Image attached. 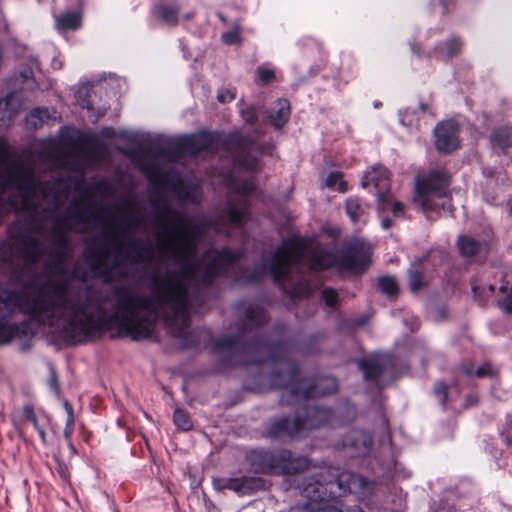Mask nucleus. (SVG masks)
Instances as JSON below:
<instances>
[{"instance_id": "34", "label": "nucleus", "mask_w": 512, "mask_h": 512, "mask_svg": "<svg viewBox=\"0 0 512 512\" xmlns=\"http://www.w3.org/2000/svg\"><path fill=\"white\" fill-rule=\"evenodd\" d=\"M389 171L387 169H382L377 172L375 167H372V173L366 172L361 179V187L367 188L370 184H373L374 187L378 190H386L387 187L390 186L389 179Z\"/></svg>"}, {"instance_id": "41", "label": "nucleus", "mask_w": 512, "mask_h": 512, "mask_svg": "<svg viewBox=\"0 0 512 512\" xmlns=\"http://www.w3.org/2000/svg\"><path fill=\"white\" fill-rule=\"evenodd\" d=\"M278 106L275 115H271V123L275 129L284 127L291 115V106L287 99H279Z\"/></svg>"}, {"instance_id": "30", "label": "nucleus", "mask_w": 512, "mask_h": 512, "mask_svg": "<svg viewBox=\"0 0 512 512\" xmlns=\"http://www.w3.org/2000/svg\"><path fill=\"white\" fill-rule=\"evenodd\" d=\"M489 141L493 149H499L506 154L512 148V126L502 125L495 128L489 136Z\"/></svg>"}, {"instance_id": "50", "label": "nucleus", "mask_w": 512, "mask_h": 512, "mask_svg": "<svg viewBox=\"0 0 512 512\" xmlns=\"http://www.w3.org/2000/svg\"><path fill=\"white\" fill-rule=\"evenodd\" d=\"M229 222L237 227L244 224V212L234 204L229 205L227 210Z\"/></svg>"}, {"instance_id": "4", "label": "nucleus", "mask_w": 512, "mask_h": 512, "mask_svg": "<svg viewBox=\"0 0 512 512\" xmlns=\"http://www.w3.org/2000/svg\"><path fill=\"white\" fill-rule=\"evenodd\" d=\"M121 139L133 144V147H117V150L128 158H135L140 154H153L170 162H176L185 156H196L201 152L217 149L220 141V133L217 130L211 131L201 129L196 133L185 134L179 137L152 138L149 135L144 137L137 133L121 132Z\"/></svg>"}, {"instance_id": "12", "label": "nucleus", "mask_w": 512, "mask_h": 512, "mask_svg": "<svg viewBox=\"0 0 512 512\" xmlns=\"http://www.w3.org/2000/svg\"><path fill=\"white\" fill-rule=\"evenodd\" d=\"M220 133V141L217 144V149L209 151L216 153L220 150L235 153V164L249 173H257L261 170V160L252 152V147L255 144L253 138L250 136H243L237 131H232L224 137Z\"/></svg>"}, {"instance_id": "5", "label": "nucleus", "mask_w": 512, "mask_h": 512, "mask_svg": "<svg viewBox=\"0 0 512 512\" xmlns=\"http://www.w3.org/2000/svg\"><path fill=\"white\" fill-rule=\"evenodd\" d=\"M249 471L257 475L293 476L305 472L310 460L285 448H254L245 454Z\"/></svg>"}, {"instance_id": "9", "label": "nucleus", "mask_w": 512, "mask_h": 512, "mask_svg": "<svg viewBox=\"0 0 512 512\" xmlns=\"http://www.w3.org/2000/svg\"><path fill=\"white\" fill-rule=\"evenodd\" d=\"M452 176L446 170L433 169L424 177L417 178L413 195V204L425 213L437 212L444 205L436 200L451 197L449 187Z\"/></svg>"}, {"instance_id": "40", "label": "nucleus", "mask_w": 512, "mask_h": 512, "mask_svg": "<svg viewBox=\"0 0 512 512\" xmlns=\"http://www.w3.org/2000/svg\"><path fill=\"white\" fill-rule=\"evenodd\" d=\"M33 322L38 326L43 325L45 323L44 317H40V319H31V317H28L27 319H23L20 323H11V326L16 327L12 329L15 338L33 337L36 334V329L32 327Z\"/></svg>"}, {"instance_id": "10", "label": "nucleus", "mask_w": 512, "mask_h": 512, "mask_svg": "<svg viewBox=\"0 0 512 512\" xmlns=\"http://www.w3.org/2000/svg\"><path fill=\"white\" fill-rule=\"evenodd\" d=\"M294 336L284 337L281 339L268 340L264 335L255 333L250 337L245 355H255L263 350H266L267 357H255L251 360L242 362L243 366L256 365L261 366L266 362L285 363L287 362L290 354H295Z\"/></svg>"}, {"instance_id": "43", "label": "nucleus", "mask_w": 512, "mask_h": 512, "mask_svg": "<svg viewBox=\"0 0 512 512\" xmlns=\"http://www.w3.org/2000/svg\"><path fill=\"white\" fill-rule=\"evenodd\" d=\"M173 422L179 430L184 432L191 431L194 426L190 414L185 409L179 407L173 412Z\"/></svg>"}, {"instance_id": "46", "label": "nucleus", "mask_w": 512, "mask_h": 512, "mask_svg": "<svg viewBox=\"0 0 512 512\" xmlns=\"http://www.w3.org/2000/svg\"><path fill=\"white\" fill-rule=\"evenodd\" d=\"M170 172L174 173L173 170L166 171L163 168H161L160 166H154L152 168V170L149 172L147 177L153 186L160 187L162 185L169 184L168 174Z\"/></svg>"}, {"instance_id": "17", "label": "nucleus", "mask_w": 512, "mask_h": 512, "mask_svg": "<svg viewBox=\"0 0 512 512\" xmlns=\"http://www.w3.org/2000/svg\"><path fill=\"white\" fill-rule=\"evenodd\" d=\"M459 132L460 125L454 119L438 122L433 130L436 151L443 155L457 151L461 147Z\"/></svg>"}, {"instance_id": "22", "label": "nucleus", "mask_w": 512, "mask_h": 512, "mask_svg": "<svg viewBox=\"0 0 512 512\" xmlns=\"http://www.w3.org/2000/svg\"><path fill=\"white\" fill-rule=\"evenodd\" d=\"M285 364L288 366L287 370L274 368L269 372L268 379L271 387L275 389H291L292 385L297 382H302L301 369L297 361L288 359Z\"/></svg>"}, {"instance_id": "64", "label": "nucleus", "mask_w": 512, "mask_h": 512, "mask_svg": "<svg viewBox=\"0 0 512 512\" xmlns=\"http://www.w3.org/2000/svg\"><path fill=\"white\" fill-rule=\"evenodd\" d=\"M182 340V348L183 349H192L199 346V341L193 335V333L189 330L187 333L180 339Z\"/></svg>"}, {"instance_id": "6", "label": "nucleus", "mask_w": 512, "mask_h": 512, "mask_svg": "<svg viewBox=\"0 0 512 512\" xmlns=\"http://www.w3.org/2000/svg\"><path fill=\"white\" fill-rule=\"evenodd\" d=\"M44 254L42 243L24 224L16 221L8 226L7 239L0 241V269L14 270L18 259L34 264Z\"/></svg>"}, {"instance_id": "39", "label": "nucleus", "mask_w": 512, "mask_h": 512, "mask_svg": "<svg viewBox=\"0 0 512 512\" xmlns=\"http://www.w3.org/2000/svg\"><path fill=\"white\" fill-rule=\"evenodd\" d=\"M371 207V204L366 203L365 206H363L361 198L356 197H349L345 201V211L350 218V220L356 224L359 222L360 217L366 213V210Z\"/></svg>"}, {"instance_id": "14", "label": "nucleus", "mask_w": 512, "mask_h": 512, "mask_svg": "<svg viewBox=\"0 0 512 512\" xmlns=\"http://www.w3.org/2000/svg\"><path fill=\"white\" fill-rule=\"evenodd\" d=\"M436 265V257L432 255L431 250L414 257L406 271L407 287L411 294L418 295L430 286L433 275L428 271V267L435 268Z\"/></svg>"}, {"instance_id": "57", "label": "nucleus", "mask_w": 512, "mask_h": 512, "mask_svg": "<svg viewBox=\"0 0 512 512\" xmlns=\"http://www.w3.org/2000/svg\"><path fill=\"white\" fill-rule=\"evenodd\" d=\"M241 117L248 125H255L258 122V109L255 105H250L241 110Z\"/></svg>"}, {"instance_id": "28", "label": "nucleus", "mask_w": 512, "mask_h": 512, "mask_svg": "<svg viewBox=\"0 0 512 512\" xmlns=\"http://www.w3.org/2000/svg\"><path fill=\"white\" fill-rule=\"evenodd\" d=\"M342 445L344 448L353 450L357 455H361L369 451L371 439L361 431L352 430L343 436Z\"/></svg>"}, {"instance_id": "42", "label": "nucleus", "mask_w": 512, "mask_h": 512, "mask_svg": "<svg viewBox=\"0 0 512 512\" xmlns=\"http://www.w3.org/2000/svg\"><path fill=\"white\" fill-rule=\"evenodd\" d=\"M10 318L11 314L6 315L5 311L0 312V346L7 345L15 339L12 329L16 327L11 326V323H9Z\"/></svg>"}, {"instance_id": "51", "label": "nucleus", "mask_w": 512, "mask_h": 512, "mask_svg": "<svg viewBox=\"0 0 512 512\" xmlns=\"http://www.w3.org/2000/svg\"><path fill=\"white\" fill-rule=\"evenodd\" d=\"M13 292L14 290L9 289L0 282V312L5 311L6 315L11 314V309H8V305Z\"/></svg>"}, {"instance_id": "59", "label": "nucleus", "mask_w": 512, "mask_h": 512, "mask_svg": "<svg viewBox=\"0 0 512 512\" xmlns=\"http://www.w3.org/2000/svg\"><path fill=\"white\" fill-rule=\"evenodd\" d=\"M214 259L219 261V264L223 265L224 269H226L235 261V256L231 249L224 248Z\"/></svg>"}, {"instance_id": "26", "label": "nucleus", "mask_w": 512, "mask_h": 512, "mask_svg": "<svg viewBox=\"0 0 512 512\" xmlns=\"http://www.w3.org/2000/svg\"><path fill=\"white\" fill-rule=\"evenodd\" d=\"M308 268L315 273H320L331 268L337 270L336 251L332 252L323 248L313 250L308 258Z\"/></svg>"}, {"instance_id": "20", "label": "nucleus", "mask_w": 512, "mask_h": 512, "mask_svg": "<svg viewBox=\"0 0 512 512\" xmlns=\"http://www.w3.org/2000/svg\"><path fill=\"white\" fill-rule=\"evenodd\" d=\"M61 140L67 145H73L80 140L88 147L91 156L97 159H102L109 153L107 145L96 135L85 134L76 129L62 127Z\"/></svg>"}, {"instance_id": "53", "label": "nucleus", "mask_w": 512, "mask_h": 512, "mask_svg": "<svg viewBox=\"0 0 512 512\" xmlns=\"http://www.w3.org/2000/svg\"><path fill=\"white\" fill-rule=\"evenodd\" d=\"M284 244L296 252H304L308 249L309 246L308 240L300 236L286 240Z\"/></svg>"}, {"instance_id": "31", "label": "nucleus", "mask_w": 512, "mask_h": 512, "mask_svg": "<svg viewBox=\"0 0 512 512\" xmlns=\"http://www.w3.org/2000/svg\"><path fill=\"white\" fill-rule=\"evenodd\" d=\"M82 15L83 9L81 6V2H78V7L72 11H66L61 13L60 15H56V26L59 30L68 31V30H77L82 26Z\"/></svg>"}, {"instance_id": "15", "label": "nucleus", "mask_w": 512, "mask_h": 512, "mask_svg": "<svg viewBox=\"0 0 512 512\" xmlns=\"http://www.w3.org/2000/svg\"><path fill=\"white\" fill-rule=\"evenodd\" d=\"M67 290L68 283L66 281H56L40 289L38 302L48 320L55 319V312L58 310L65 312L71 301Z\"/></svg>"}, {"instance_id": "29", "label": "nucleus", "mask_w": 512, "mask_h": 512, "mask_svg": "<svg viewBox=\"0 0 512 512\" xmlns=\"http://www.w3.org/2000/svg\"><path fill=\"white\" fill-rule=\"evenodd\" d=\"M462 46L460 37L453 36L446 41L439 42L433 51L437 59L448 62L460 54Z\"/></svg>"}, {"instance_id": "48", "label": "nucleus", "mask_w": 512, "mask_h": 512, "mask_svg": "<svg viewBox=\"0 0 512 512\" xmlns=\"http://www.w3.org/2000/svg\"><path fill=\"white\" fill-rule=\"evenodd\" d=\"M321 297L329 308H336L339 305V294L333 287H325L321 292Z\"/></svg>"}, {"instance_id": "61", "label": "nucleus", "mask_w": 512, "mask_h": 512, "mask_svg": "<svg viewBox=\"0 0 512 512\" xmlns=\"http://www.w3.org/2000/svg\"><path fill=\"white\" fill-rule=\"evenodd\" d=\"M257 74L262 85H268L276 78L274 70L261 66L257 68Z\"/></svg>"}, {"instance_id": "27", "label": "nucleus", "mask_w": 512, "mask_h": 512, "mask_svg": "<svg viewBox=\"0 0 512 512\" xmlns=\"http://www.w3.org/2000/svg\"><path fill=\"white\" fill-rule=\"evenodd\" d=\"M324 336L323 333H314L304 338L294 336V353L304 357L319 354L321 352V340Z\"/></svg>"}, {"instance_id": "54", "label": "nucleus", "mask_w": 512, "mask_h": 512, "mask_svg": "<svg viewBox=\"0 0 512 512\" xmlns=\"http://www.w3.org/2000/svg\"><path fill=\"white\" fill-rule=\"evenodd\" d=\"M179 317H183L182 323L175 328H171L169 332V334L175 339H181L187 331H189V312L187 314L180 315Z\"/></svg>"}, {"instance_id": "55", "label": "nucleus", "mask_w": 512, "mask_h": 512, "mask_svg": "<svg viewBox=\"0 0 512 512\" xmlns=\"http://www.w3.org/2000/svg\"><path fill=\"white\" fill-rule=\"evenodd\" d=\"M384 373L394 371L399 364V358L394 354H384L379 357Z\"/></svg>"}, {"instance_id": "35", "label": "nucleus", "mask_w": 512, "mask_h": 512, "mask_svg": "<svg viewBox=\"0 0 512 512\" xmlns=\"http://www.w3.org/2000/svg\"><path fill=\"white\" fill-rule=\"evenodd\" d=\"M152 14L156 20L168 26H176L179 22V9L176 6L159 3L153 6Z\"/></svg>"}, {"instance_id": "44", "label": "nucleus", "mask_w": 512, "mask_h": 512, "mask_svg": "<svg viewBox=\"0 0 512 512\" xmlns=\"http://www.w3.org/2000/svg\"><path fill=\"white\" fill-rule=\"evenodd\" d=\"M92 89V86L84 85L79 87L75 93L77 103L81 106V108L87 109L88 111L94 110L93 102L91 101Z\"/></svg>"}, {"instance_id": "33", "label": "nucleus", "mask_w": 512, "mask_h": 512, "mask_svg": "<svg viewBox=\"0 0 512 512\" xmlns=\"http://www.w3.org/2000/svg\"><path fill=\"white\" fill-rule=\"evenodd\" d=\"M358 368L363 372L364 379L376 383L384 374L379 358H362L357 361Z\"/></svg>"}, {"instance_id": "7", "label": "nucleus", "mask_w": 512, "mask_h": 512, "mask_svg": "<svg viewBox=\"0 0 512 512\" xmlns=\"http://www.w3.org/2000/svg\"><path fill=\"white\" fill-rule=\"evenodd\" d=\"M241 314L237 320V331L231 335H222L214 339L212 343V352L222 354L231 352L235 354H246L245 346L250 341L247 334L254 329H260L268 323L267 311L258 304L247 302L240 303Z\"/></svg>"}, {"instance_id": "25", "label": "nucleus", "mask_w": 512, "mask_h": 512, "mask_svg": "<svg viewBox=\"0 0 512 512\" xmlns=\"http://www.w3.org/2000/svg\"><path fill=\"white\" fill-rule=\"evenodd\" d=\"M332 476L338 498L350 493H358L367 484L362 475L351 471L337 472Z\"/></svg>"}, {"instance_id": "2", "label": "nucleus", "mask_w": 512, "mask_h": 512, "mask_svg": "<svg viewBox=\"0 0 512 512\" xmlns=\"http://www.w3.org/2000/svg\"><path fill=\"white\" fill-rule=\"evenodd\" d=\"M103 233L87 241L82 252L83 264H76L71 277L81 282L101 278L105 283L114 280V272L119 267L140 264L151 259L152 249L143 240L122 242L106 241Z\"/></svg>"}, {"instance_id": "49", "label": "nucleus", "mask_w": 512, "mask_h": 512, "mask_svg": "<svg viewBox=\"0 0 512 512\" xmlns=\"http://www.w3.org/2000/svg\"><path fill=\"white\" fill-rule=\"evenodd\" d=\"M267 273V264L256 266L251 272L244 275L246 283H261Z\"/></svg>"}, {"instance_id": "45", "label": "nucleus", "mask_w": 512, "mask_h": 512, "mask_svg": "<svg viewBox=\"0 0 512 512\" xmlns=\"http://www.w3.org/2000/svg\"><path fill=\"white\" fill-rule=\"evenodd\" d=\"M449 385L442 379L434 383L432 393L438 399L439 404L445 410L447 409L449 397Z\"/></svg>"}, {"instance_id": "32", "label": "nucleus", "mask_w": 512, "mask_h": 512, "mask_svg": "<svg viewBox=\"0 0 512 512\" xmlns=\"http://www.w3.org/2000/svg\"><path fill=\"white\" fill-rule=\"evenodd\" d=\"M9 183L14 186L22 196H32L35 193L36 181L30 173L7 172Z\"/></svg>"}, {"instance_id": "3", "label": "nucleus", "mask_w": 512, "mask_h": 512, "mask_svg": "<svg viewBox=\"0 0 512 512\" xmlns=\"http://www.w3.org/2000/svg\"><path fill=\"white\" fill-rule=\"evenodd\" d=\"M187 220L184 217H179L175 224L167 230V233L175 236V242H165L158 240L161 250L169 252L172 259L179 265L178 269L168 270L161 276H152L149 283H156L160 285L162 279L168 274L174 273L172 281L178 284V291H181L184 297V305L179 312H174L173 308L164 303H156L159 310H169L171 315L166 316L165 321L167 325L171 326L179 318L180 315L187 314L190 308L189 301V288L195 289L199 287L208 288L212 285L215 277L212 276L205 268L196 273L193 263L190 261L191 255L195 253V246L192 241V232L184 224Z\"/></svg>"}, {"instance_id": "60", "label": "nucleus", "mask_w": 512, "mask_h": 512, "mask_svg": "<svg viewBox=\"0 0 512 512\" xmlns=\"http://www.w3.org/2000/svg\"><path fill=\"white\" fill-rule=\"evenodd\" d=\"M497 372L493 370L490 362H484L475 370V376L477 378H494Z\"/></svg>"}, {"instance_id": "37", "label": "nucleus", "mask_w": 512, "mask_h": 512, "mask_svg": "<svg viewBox=\"0 0 512 512\" xmlns=\"http://www.w3.org/2000/svg\"><path fill=\"white\" fill-rule=\"evenodd\" d=\"M267 264V272H270L271 277L275 283H282L289 274V267L282 259L279 258L278 253L274 254L269 259H264Z\"/></svg>"}, {"instance_id": "19", "label": "nucleus", "mask_w": 512, "mask_h": 512, "mask_svg": "<svg viewBox=\"0 0 512 512\" xmlns=\"http://www.w3.org/2000/svg\"><path fill=\"white\" fill-rule=\"evenodd\" d=\"M299 420L300 432L305 430H315L328 424L332 418V409L318 405L305 403L295 413Z\"/></svg>"}, {"instance_id": "16", "label": "nucleus", "mask_w": 512, "mask_h": 512, "mask_svg": "<svg viewBox=\"0 0 512 512\" xmlns=\"http://www.w3.org/2000/svg\"><path fill=\"white\" fill-rule=\"evenodd\" d=\"M306 503L324 505L327 502H336L338 499L333 482L332 473H319L311 477L303 487Z\"/></svg>"}, {"instance_id": "24", "label": "nucleus", "mask_w": 512, "mask_h": 512, "mask_svg": "<svg viewBox=\"0 0 512 512\" xmlns=\"http://www.w3.org/2000/svg\"><path fill=\"white\" fill-rule=\"evenodd\" d=\"M302 382H297L296 385H292L289 390L288 404H295L300 400L308 401L316 397H323L327 395L335 394L338 391V384L333 381L327 388H322L320 383H311L306 388L301 387Z\"/></svg>"}, {"instance_id": "1", "label": "nucleus", "mask_w": 512, "mask_h": 512, "mask_svg": "<svg viewBox=\"0 0 512 512\" xmlns=\"http://www.w3.org/2000/svg\"><path fill=\"white\" fill-rule=\"evenodd\" d=\"M173 274L164 277L160 285L149 283L150 296L135 292L125 284L113 287V313L107 316L105 308L104 312H95L96 321L92 317V320L80 329V344L113 329L117 330L119 337H129L133 341L150 338L159 315L156 303L168 304L174 312H179L184 305V297L177 289L178 284L172 281Z\"/></svg>"}, {"instance_id": "56", "label": "nucleus", "mask_w": 512, "mask_h": 512, "mask_svg": "<svg viewBox=\"0 0 512 512\" xmlns=\"http://www.w3.org/2000/svg\"><path fill=\"white\" fill-rule=\"evenodd\" d=\"M222 42L226 45H240L242 43V37L239 32V27L233 30L224 32L221 36Z\"/></svg>"}, {"instance_id": "38", "label": "nucleus", "mask_w": 512, "mask_h": 512, "mask_svg": "<svg viewBox=\"0 0 512 512\" xmlns=\"http://www.w3.org/2000/svg\"><path fill=\"white\" fill-rule=\"evenodd\" d=\"M459 254L465 258H473L481 251V243L469 235H460L457 239Z\"/></svg>"}, {"instance_id": "52", "label": "nucleus", "mask_w": 512, "mask_h": 512, "mask_svg": "<svg viewBox=\"0 0 512 512\" xmlns=\"http://www.w3.org/2000/svg\"><path fill=\"white\" fill-rule=\"evenodd\" d=\"M48 369H49V376H48L47 384L56 396H60L61 395V387H60V383H59V379H58L57 370L52 363H49Z\"/></svg>"}, {"instance_id": "23", "label": "nucleus", "mask_w": 512, "mask_h": 512, "mask_svg": "<svg viewBox=\"0 0 512 512\" xmlns=\"http://www.w3.org/2000/svg\"><path fill=\"white\" fill-rule=\"evenodd\" d=\"M39 295L31 298L25 291L14 290L8 305L11 309V317L18 310L21 314L31 317V319H40L45 316L39 304Z\"/></svg>"}, {"instance_id": "18", "label": "nucleus", "mask_w": 512, "mask_h": 512, "mask_svg": "<svg viewBox=\"0 0 512 512\" xmlns=\"http://www.w3.org/2000/svg\"><path fill=\"white\" fill-rule=\"evenodd\" d=\"M71 250V241L60 226L55 225L52 229V236L47 254L50 258V266L59 273H65V263Z\"/></svg>"}, {"instance_id": "11", "label": "nucleus", "mask_w": 512, "mask_h": 512, "mask_svg": "<svg viewBox=\"0 0 512 512\" xmlns=\"http://www.w3.org/2000/svg\"><path fill=\"white\" fill-rule=\"evenodd\" d=\"M337 272L340 275L360 277L364 275L372 265V251L360 238H353L343 242L336 250Z\"/></svg>"}, {"instance_id": "21", "label": "nucleus", "mask_w": 512, "mask_h": 512, "mask_svg": "<svg viewBox=\"0 0 512 512\" xmlns=\"http://www.w3.org/2000/svg\"><path fill=\"white\" fill-rule=\"evenodd\" d=\"M300 433L299 420L296 416H281L273 418L265 426L264 436L272 440H285Z\"/></svg>"}, {"instance_id": "13", "label": "nucleus", "mask_w": 512, "mask_h": 512, "mask_svg": "<svg viewBox=\"0 0 512 512\" xmlns=\"http://www.w3.org/2000/svg\"><path fill=\"white\" fill-rule=\"evenodd\" d=\"M215 490L221 492L225 489L235 492L239 496L252 495L260 491H268L272 487L271 480L260 476L240 477H214L212 480Z\"/></svg>"}, {"instance_id": "62", "label": "nucleus", "mask_w": 512, "mask_h": 512, "mask_svg": "<svg viewBox=\"0 0 512 512\" xmlns=\"http://www.w3.org/2000/svg\"><path fill=\"white\" fill-rule=\"evenodd\" d=\"M31 119H38V122L33 121L32 124L36 128L39 125H42L46 119L49 118L48 110L46 108H36L30 113Z\"/></svg>"}, {"instance_id": "58", "label": "nucleus", "mask_w": 512, "mask_h": 512, "mask_svg": "<svg viewBox=\"0 0 512 512\" xmlns=\"http://www.w3.org/2000/svg\"><path fill=\"white\" fill-rule=\"evenodd\" d=\"M12 153L13 150L8 141L4 137H0V167L8 163Z\"/></svg>"}, {"instance_id": "47", "label": "nucleus", "mask_w": 512, "mask_h": 512, "mask_svg": "<svg viewBox=\"0 0 512 512\" xmlns=\"http://www.w3.org/2000/svg\"><path fill=\"white\" fill-rule=\"evenodd\" d=\"M377 196V212L382 214L389 208L390 201L392 199L391 187L386 186V190H378Z\"/></svg>"}, {"instance_id": "8", "label": "nucleus", "mask_w": 512, "mask_h": 512, "mask_svg": "<svg viewBox=\"0 0 512 512\" xmlns=\"http://www.w3.org/2000/svg\"><path fill=\"white\" fill-rule=\"evenodd\" d=\"M103 302L104 300L101 298L99 290L89 286L82 302L73 301L71 299L65 312H61L57 316V319L65 320V324L60 330V338L67 346L80 345V329L83 328L88 321L92 320V313L87 311L88 308L94 307L95 312H104Z\"/></svg>"}, {"instance_id": "63", "label": "nucleus", "mask_w": 512, "mask_h": 512, "mask_svg": "<svg viewBox=\"0 0 512 512\" xmlns=\"http://www.w3.org/2000/svg\"><path fill=\"white\" fill-rule=\"evenodd\" d=\"M497 306L506 314L512 315V288L507 296L497 300Z\"/></svg>"}, {"instance_id": "36", "label": "nucleus", "mask_w": 512, "mask_h": 512, "mask_svg": "<svg viewBox=\"0 0 512 512\" xmlns=\"http://www.w3.org/2000/svg\"><path fill=\"white\" fill-rule=\"evenodd\" d=\"M376 289L389 300L396 301L400 295V286L393 275H382L377 278Z\"/></svg>"}]
</instances>
